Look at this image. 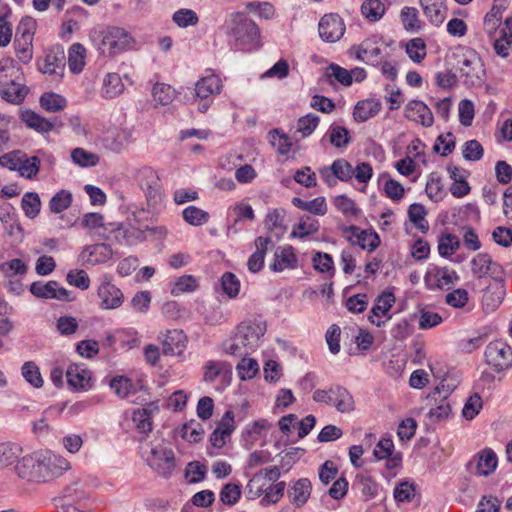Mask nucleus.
<instances>
[{
  "label": "nucleus",
  "mask_w": 512,
  "mask_h": 512,
  "mask_svg": "<svg viewBox=\"0 0 512 512\" xmlns=\"http://www.w3.org/2000/svg\"><path fill=\"white\" fill-rule=\"evenodd\" d=\"M507 8L506 0H495L491 10L484 17L485 30L492 34L500 25L502 13Z\"/></svg>",
  "instance_id": "473e14b6"
},
{
  "label": "nucleus",
  "mask_w": 512,
  "mask_h": 512,
  "mask_svg": "<svg viewBox=\"0 0 512 512\" xmlns=\"http://www.w3.org/2000/svg\"><path fill=\"white\" fill-rule=\"evenodd\" d=\"M241 496V486L236 483L225 484L219 494L220 501L224 505L232 506L236 504Z\"/></svg>",
  "instance_id": "0e129e2a"
},
{
  "label": "nucleus",
  "mask_w": 512,
  "mask_h": 512,
  "mask_svg": "<svg viewBox=\"0 0 512 512\" xmlns=\"http://www.w3.org/2000/svg\"><path fill=\"white\" fill-rule=\"evenodd\" d=\"M224 27L228 42L235 49L246 51L260 46V29L258 25L244 13L233 12L229 14Z\"/></svg>",
  "instance_id": "f257e3e1"
},
{
  "label": "nucleus",
  "mask_w": 512,
  "mask_h": 512,
  "mask_svg": "<svg viewBox=\"0 0 512 512\" xmlns=\"http://www.w3.org/2000/svg\"><path fill=\"white\" fill-rule=\"evenodd\" d=\"M329 170L337 179L343 182H348L349 180H351L354 174L353 167L347 160L343 158L336 159L332 163L330 168L323 167L322 169H320V174L328 183V185H331V183L329 182Z\"/></svg>",
  "instance_id": "b1692460"
},
{
  "label": "nucleus",
  "mask_w": 512,
  "mask_h": 512,
  "mask_svg": "<svg viewBox=\"0 0 512 512\" xmlns=\"http://www.w3.org/2000/svg\"><path fill=\"white\" fill-rule=\"evenodd\" d=\"M331 400L330 406H333L340 413L348 414L355 410L353 395L342 385H332Z\"/></svg>",
  "instance_id": "aec40b11"
},
{
  "label": "nucleus",
  "mask_w": 512,
  "mask_h": 512,
  "mask_svg": "<svg viewBox=\"0 0 512 512\" xmlns=\"http://www.w3.org/2000/svg\"><path fill=\"white\" fill-rule=\"evenodd\" d=\"M66 378L71 387L85 389L90 380V372L84 365L71 364L67 368Z\"/></svg>",
  "instance_id": "7c9ffc66"
},
{
  "label": "nucleus",
  "mask_w": 512,
  "mask_h": 512,
  "mask_svg": "<svg viewBox=\"0 0 512 512\" xmlns=\"http://www.w3.org/2000/svg\"><path fill=\"white\" fill-rule=\"evenodd\" d=\"M154 410H158V406L150 403L146 407L133 412L132 421L140 433L146 434L152 430L151 413Z\"/></svg>",
  "instance_id": "2f4dec72"
},
{
  "label": "nucleus",
  "mask_w": 512,
  "mask_h": 512,
  "mask_svg": "<svg viewBox=\"0 0 512 512\" xmlns=\"http://www.w3.org/2000/svg\"><path fill=\"white\" fill-rule=\"evenodd\" d=\"M182 216L183 219L192 226L204 225L210 219V215L208 212L193 205L186 207L182 211Z\"/></svg>",
  "instance_id": "49530a36"
},
{
  "label": "nucleus",
  "mask_w": 512,
  "mask_h": 512,
  "mask_svg": "<svg viewBox=\"0 0 512 512\" xmlns=\"http://www.w3.org/2000/svg\"><path fill=\"white\" fill-rule=\"evenodd\" d=\"M147 465L162 477H169L175 469V455L164 444L150 445L142 454Z\"/></svg>",
  "instance_id": "39448f33"
},
{
  "label": "nucleus",
  "mask_w": 512,
  "mask_h": 512,
  "mask_svg": "<svg viewBox=\"0 0 512 512\" xmlns=\"http://www.w3.org/2000/svg\"><path fill=\"white\" fill-rule=\"evenodd\" d=\"M21 373L24 379L33 387L41 388L43 386L44 381L35 362H25L21 368Z\"/></svg>",
  "instance_id": "8fccbe9b"
},
{
  "label": "nucleus",
  "mask_w": 512,
  "mask_h": 512,
  "mask_svg": "<svg viewBox=\"0 0 512 512\" xmlns=\"http://www.w3.org/2000/svg\"><path fill=\"white\" fill-rule=\"evenodd\" d=\"M382 108V104L378 99H366L359 101L354 108L353 117L357 122H365L377 115Z\"/></svg>",
  "instance_id": "c85d7f7f"
},
{
  "label": "nucleus",
  "mask_w": 512,
  "mask_h": 512,
  "mask_svg": "<svg viewBox=\"0 0 512 512\" xmlns=\"http://www.w3.org/2000/svg\"><path fill=\"white\" fill-rule=\"evenodd\" d=\"M318 31L320 38L324 42L334 43L344 35L345 24L338 14H325L319 21Z\"/></svg>",
  "instance_id": "9b49d317"
},
{
  "label": "nucleus",
  "mask_w": 512,
  "mask_h": 512,
  "mask_svg": "<svg viewBox=\"0 0 512 512\" xmlns=\"http://www.w3.org/2000/svg\"><path fill=\"white\" fill-rule=\"evenodd\" d=\"M353 486L360 491L364 501L377 497L380 489L379 484L366 474H357Z\"/></svg>",
  "instance_id": "c756f323"
},
{
  "label": "nucleus",
  "mask_w": 512,
  "mask_h": 512,
  "mask_svg": "<svg viewBox=\"0 0 512 512\" xmlns=\"http://www.w3.org/2000/svg\"><path fill=\"white\" fill-rule=\"evenodd\" d=\"M30 292L37 298L57 299L59 301H73V292L60 286L57 281H35L30 285Z\"/></svg>",
  "instance_id": "1a4fd4ad"
},
{
  "label": "nucleus",
  "mask_w": 512,
  "mask_h": 512,
  "mask_svg": "<svg viewBox=\"0 0 512 512\" xmlns=\"http://www.w3.org/2000/svg\"><path fill=\"white\" fill-rule=\"evenodd\" d=\"M98 296L103 309H116L123 303L124 296L121 290L105 278L98 287Z\"/></svg>",
  "instance_id": "f3484780"
},
{
  "label": "nucleus",
  "mask_w": 512,
  "mask_h": 512,
  "mask_svg": "<svg viewBox=\"0 0 512 512\" xmlns=\"http://www.w3.org/2000/svg\"><path fill=\"white\" fill-rule=\"evenodd\" d=\"M405 116L409 120L422 124L425 127L432 126L434 122L430 108L422 101L412 100L405 107Z\"/></svg>",
  "instance_id": "6ab92c4d"
},
{
  "label": "nucleus",
  "mask_w": 512,
  "mask_h": 512,
  "mask_svg": "<svg viewBox=\"0 0 512 512\" xmlns=\"http://www.w3.org/2000/svg\"><path fill=\"white\" fill-rule=\"evenodd\" d=\"M426 213L424 206L420 203H413L408 209L410 221L423 233L429 229L428 221L425 219Z\"/></svg>",
  "instance_id": "c03bdc74"
},
{
  "label": "nucleus",
  "mask_w": 512,
  "mask_h": 512,
  "mask_svg": "<svg viewBox=\"0 0 512 512\" xmlns=\"http://www.w3.org/2000/svg\"><path fill=\"white\" fill-rule=\"evenodd\" d=\"M506 295L502 278L495 277L486 287L482 296V307L486 313H493L501 305Z\"/></svg>",
  "instance_id": "ddd939ff"
},
{
  "label": "nucleus",
  "mask_w": 512,
  "mask_h": 512,
  "mask_svg": "<svg viewBox=\"0 0 512 512\" xmlns=\"http://www.w3.org/2000/svg\"><path fill=\"white\" fill-rule=\"evenodd\" d=\"M286 484L284 481L277 482L275 484H268L267 490L260 500L262 506L270 504H276L284 495Z\"/></svg>",
  "instance_id": "4d7b16f0"
},
{
  "label": "nucleus",
  "mask_w": 512,
  "mask_h": 512,
  "mask_svg": "<svg viewBox=\"0 0 512 512\" xmlns=\"http://www.w3.org/2000/svg\"><path fill=\"white\" fill-rule=\"evenodd\" d=\"M110 387L121 398H126L137 392V387L132 380L124 376L113 378L110 381Z\"/></svg>",
  "instance_id": "37998d69"
},
{
  "label": "nucleus",
  "mask_w": 512,
  "mask_h": 512,
  "mask_svg": "<svg viewBox=\"0 0 512 512\" xmlns=\"http://www.w3.org/2000/svg\"><path fill=\"white\" fill-rule=\"evenodd\" d=\"M93 46L103 56H115L133 48L135 39L129 31L119 26H100L89 33Z\"/></svg>",
  "instance_id": "f03ea898"
},
{
  "label": "nucleus",
  "mask_w": 512,
  "mask_h": 512,
  "mask_svg": "<svg viewBox=\"0 0 512 512\" xmlns=\"http://www.w3.org/2000/svg\"><path fill=\"white\" fill-rule=\"evenodd\" d=\"M221 287L229 298H235L240 291V281L232 272H225L221 277Z\"/></svg>",
  "instance_id": "338daca9"
},
{
  "label": "nucleus",
  "mask_w": 512,
  "mask_h": 512,
  "mask_svg": "<svg viewBox=\"0 0 512 512\" xmlns=\"http://www.w3.org/2000/svg\"><path fill=\"white\" fill-rule=\"evenodd\" d=\"M40 106L48 112H58L66 107L67 101L64 97L53 92L44 93L40 97Z\"/></svg>",
  "instance_id": "a18cd8bd"
},
{
  "label": "nucleus",
  "mask_w": 512,
  "mask_h": 512,
  "mask_svg": "<svg viewBox=\"0 0 512 512\" xmlns=\"http://www.w3.org/2000/svg\"><path fill=\"white\" fill-rule=\"evenodd\" d=\"M460 76L468 86H479L483 82L485 70L481 58L473 50L462 54L457 62Z\"/></svg>",
  "instance_id": "423d86ee"
},
{
  "label": "nucleus",
  "mask_w": 512,
  "mask_h": 512,
  "mask_svg": "<svg viewBox=\"0 0 512 512\" xmlns=\"http://www.w3.org/2000/svg\"><path fill=\"white\" fill-rule=\"evenodd\" d=\"M297 267L298 258L291 245L280 246L275 250L273 262L270 264V269L273 272H282L286 269L293 270Z\"/></svg>",
  "instance_id": "2eb2a0df"
},
{
  "label": "nucleus",
  "mask_w": 512,
  "mask_h": 512,
  "mask_svg": "<svg viewBox=\"0 0 512 512\" xmlns=\"http://www.w3.org/2000/svg\"><path fill=\"white\" fill-rule=\"evenodd\" d=\"M46 452V464L49 469V479L53 477H57L62 474L63 471H66L69 469V462L58 455L53 454L51 451H45Z\"/></svg>",
  "instance_id": "09e8293b"
},
{
  "label": "nucleus",
  "mask_w": 512,
  "mask_h": 512,
  "mask_svg": "<svg viewBox=\"0 0 512 512\" xmlns=\"http://www.w3.org/2000/svg\"><path fill=\"white\" fill-rule=\"evenodd\" d=\"M328 136L330 143L336 148L346 147L351 141L348 129L338 125L330 126Z\"/></svg>",
  "instance_id": "603ef678"
},
{
  "label": "nucleus",
  "mask_w": 512,
  "mask_h": 512,
  "mask_svg": "<svg viewBox=\"0 0 512 512\" xmlns=\"http://www.w3.org/2000/svg\"><path fill=\"white\" fill-rule=\"evenodd\" d=\"M222 89L221 79L216 75L201 78L195 85V96L206 100L210 96L219 94Z\"/></svg>",
  "instance_id": "cd10ccee"
},
{
  "label": "nucleus",
  "mask_w": 512,
  "mask_h": 512,
  "mask_svg": "<svg viewBox=\"0 0 512 512\" xmlns=\"http://www.w3.org/2000/svg\"><path fill=\"white\" fill-rule=\"evenodd\" d=\"M270 245H272V239L269 236H259L255 239L256 251L249 257L247 262V267L250 272L257 273L262 270L265 255Z\"/></svg>",
  "instance_id": "4be33fe9"
},
{
  "label": "nucleus",
  "mask_w": 512,
  "mask_h": 512,
  "mask_svg": "<svg viewBox=\"0 0 512 512\" xmlns=\"http://www.w3.org/2000/svg\"><path fill=\"white\" fill-rule=\"evenodd\" d=\"M484 356L486 363L498 373L512 367V347L502 340L490 342Z\"/></svg>",
  "instance_id": "0eeeda50"
},
{
  "label": "nucleus",
  "mask_w": 512,
  "mask_h": 512,
  "mask_svg": "<svg viewBox=\"0 0 512 512\" xmlns=\"http://www.w3.org/2000/svg\"><path fill=\"white\" fill-rule=\"evenodd\" d=\"M46 452L35 451L22 457L16 464L17 475L27 481L45 482L49 480V469L46 464Z\"/></svg>",
  "instance_id": "20e7f679"
},
{
  "label": "nucleus",
  "mask_w": 512,
  "mask_h": 512,
  "mask_svg": "<svg viewBox=\"0 0 512 512\" xmlns=\"http://www.w3.org/2000/svg\"><path fill=\"white\" fill-rule=\"evenodd\" d=\"M20 118L27 127L35 130L38 133H48L52 131L57 123L56 119L48 120L31 109L22 111Z\"/></svg>",
  "instance_id": "412c9836"
},
{
  "label": "nucleus",
  "mask_w": 512,
  "mask_h": 512,
  "mask_svg": "<svg viewBox=\"0 0 512 512\" xmlns=\"http://www.w3.org/2000/svg\"><path fill=\"white\" fill-rule=\"evenodd\" d=\"M72 203V194L68 190L58 191L49 202V209L52 213L58 214L66 210Z\"/></svg>",
  "instance_id": "864d4df0"
},
{
  "label": "nucleus",
  "mask_w": 512,
  "mask_h": 512,
  "mask_svg": "<svg viewBox=\"0 0 512 512\" xmlns=\"http://www.w3.org/2000/svg\"><path fill=\"white\" fill-rule=\"evenodd\" d=\"M319 228L320 224L318 220L310 216H304L300 219L297 226L294 227L293 231L291 232V236L303 239L318 232Z\"/></svg>",
  "instance_id": "ea45409f"
},
{
  "label": "nucleus",
  "mask_w": 512,
  "mask_h": 512,
  "mask_svg": "<svg viewBox=\"0 0 512 512\" xmlns=\"http://www.w3.org/2000/svg\"><path fill=\"white\" fill-rule=\"evenodd\" d=\"M406 53L409 58L420 63L426 56V44L422 38H413L406 44Z\"/></svg>",
  "instance_id": "680f3d73"
},
{
  "label": "nucleus",
  "mask_w": 512,
  "mask_h": 512,
  "mask_svg": "<svg viewBox=\"0 0 512 512\" xmlns=\"http://www.w3.org/2000/svg\"><path fill=\"white\" fill-rule=\"evenodd\" d=\"M203 381L213 383L223 373H230L231 367L224 361L209 360L203 367Z\"/></svg>",
  "instance_id": "4c0bfd02"
},
{
  "label": "nucleus",
  "mask_w": 512,
  "mask_h": 512,
  "mask_svg": "<svg viewBox=\"0 0 512 512\" xmlns=\"http://www.w3.org/2000/svg\"><path fill=\"white\" fill-rule=\"evenodd\" d=\"M37 66L43 74L62 76L65 68L64 49L60 45L53 46Z\"/></svg>",
  "instance_id": "f8f14e48"
},
{
  "label": "nucleus",
  "mask_w": 512,
  "mask_h": 512,
  "mask_svg": "<svg viewBox=\"0 0 512 512\" xmlns=\"http://www.w3.org/2000/svg\"><path fill=\"white\" fill-rule=\"evenodd\" d=\"M394 303L395 296L392 292L385 291L378 295L368 316L370 323L377 327L383 326L386 321H383L380 318L386 317V320H390L392 318V315L389 312Z\"/></svg>",
  "instance_id": "4468645a"
},
{
  "label": "nucleus",
  "mask_w": 512,
  "mask_h": 512,
  "mask_svg": "<svg viewBox=\"0 0 512 512\" xmlns=\"http://www.w3.org/2000/svg\"><path fill=\"white\" fill-rule=\"evenodd\" d=\"M138 182L149 206H156L161 202L162 184L155 170L150 167L140 169Z\"/></svg>",
  "instance_id": "6e6552de"
},
{
  "label": "nucleus",
  "mask_w": 512,
  "mask_h": 512,
  "mask_svg": "<svg viewBox=\"0 0 512 512\" xmlns=\"http://www.w3.org/2000/svg\"><path fill=\"white\" fill-rule=\"evenodd\" d=\"M471 270L472 273L478 277L482 278L487 275L495 277H499L502 274L501 266L494 262L490 255L487 253H478L471 260Z\"/></svg>",
  "instance_id": "dca6fc26"
},
{
  "label": "nucleus",
  "mask_w": 512,
  "mask_h": 512,
  "mask_svg": "<svg viewBox=\"0 0 512 512\" xmlns=\"http://www.w3.org/2000/svg\"><path fill=\"white\" fill-rule=\"evenodd\" d=\"M359 235V240H355V243L363 250L372 252L380 245L379 235L372 229L362 230Z\"/></svg>",
  "instance_id": "69168bd1"
},
{
  "label": "nucleus",
  "mask_w": 512,
  "mask_h": 512,
  "mask_svg": "<svg viewBox=\"0 0 512 512\" xmlns=\"http://www.w3.org/2000/svg\"><path fill=\"white\" fill-rule=\"evenodd\" d=\"M22 452L20 445L6 442L0 444V469L13 464Z\"/></svg>",
  "instance_id": "79ce46f5"
},
{
  "label": "nucleus",
  "mask_w": 512,
  "mask_h": 512,
  "mask_svg": "<svg viewBox=\"0 0 512 512\" xmlns=\"http://www.w3.org/2000/svg\"><path fill=\"white\" fill-rule=\"evenodd\" d=\"M152 97L155 104L169 105L176 97L174 88L164 83H156L152 89Z\"/></svg>",
  "instance_id": "a19ab883"
},
{
  "label": "nucleus",
  "mask_w": 512,
  "mask_h": 512,
  "mask_svg": "<svg viewBox=\"0 0 512 512\" xmlns=\"http://www.w3.org/2000/svg\"><path fill=\"white\" fill-rule=\"evenodd\" d=\"M420 5L428 21L434 26H440L446 18L445 0H420Z\"/></svg>",
  "instance_id": "5701e85b"
},
{
  "label": "nucleus",
  "mask_w": 512,
  "mask_h": 512,
  "mask_svg": "<svg viewBox=\"0 0 512 512\" xmlns=\"http://www.w3.org/2000/svg\"><path fill=\"white\" fill-rule=\"evenodd\" d=\"M197 288L198 282L194 276L183 275L175 281L174 286L171 289V294L174 296H179L183 293L193 292Z\"/></svg>",
  "instance_id": "6e6d98bb"
},
{
  "label": "nucleus",
  "mask_w": 512,
  "mask_h": 512,
  "mask_svg": "<svg viewBox=\"0 0 512 512\" xmlns=\"http://www.w3.org/2000/svg\"><path fill=\"white\" fill-rule=\"evenodd\" d=\"M28 91L25 85H19L11 81L6 86L0 88V96L9 103L20 104L24 101Z\"/></svg>",
  "instance_id": "72a5a7b5"
},
{
  "label": "nucleus",
  "mask_w": 512,
  "mask_h": 512,
  "mask_svg": "<svg viewBox=\"0 0 512 512\" xmlns=\"http://www.w3.org/2000/svg\"><path fill=\"white\" fill-rule=\"evenodd\" d=\"M311 489V482L307 478L295 481L287 492L290 502L296 507L303 506L310 497Z\"/></svg>",
  "instance_id": "bb28decb"
},
{
  "label": "nucleus",
  "mask_w": 512,
  "mask_h": 512,
  "mask_svg": "<svg viewBox=\"0 0 512 512\" xmlns=\"http://www.w3.org/2000/svg\"><path fill=\"white\" fill-rule=\"evenodd\" d=\"M473 467H475V473L480 476H488L491 474L497 467V456L495 452L490 448L484 449L468 463V468L471 471Z\"/></svg>",
  "instance_id": "a211bd4d"
},
{
  "label": "nucleus",
  "mask_w": 512,
  "mask_h": 512,
  "mask_svg": "<svg viewBox=\"0 0 512 512\" xmlns=\"http://www.w3.org/2000/svg\"><path fill=\"white\" fill-rule=\"evenodd\" d=\"M35 30L36 21L29 16L23 17L16 28L15 39L33 42Z\"/></svg>",
  "instance_id": "bf43d9fd"
},
{
  "label": "nucleus",
  "mask_w": 512,
  "mask_h": 512,
  "mask_svg": "<svg viewBox=\"0 0 512 512\" xmlns=\"http://www.w3.org/2000/svg\"><path fill=\"white\" fill-rule=\"evenodd\" d=\"M72 161L81 167H93L99 162V157L83 148H75L71 152Z\"/></svg>",
  "instance_id": "052dcab7"
},
{
  "label": "nucleus",
  "mask_w": 512,
  "mask_h": 512,
  "mask_svg": "<svg viewBox=\"0 0 512 512\" xmlns=\"http://www.w3.org/2000/svg\"><path fill=\"white\" fill-rule=\"evenodd\" d=\"M124 85L117 73H108L103 81V94L106 98H113L123 91Z\"/></svg>",
  "instance_id": "3c124183"
},
{
  "label": "nucleus",
  "mask_w": 512,
  "mask_h": 512,
  "mask_svg": "<svg viewBox=\"0 0 512 512\" xmlns=\"http://www.w3.org/2000/svg\"><path fill=\"white\" fill-rule=\"evenodd\" d=\"M237 374L241 380L252 379L259 371V365L253 358L246 356L236 366Z\"/></svg>",
  "instance_id": "e2e57ef3"
},
{
  "label": "nucleus",
  "mask_w": 512,
  "mask_h": 512,
  "mask_svg": "<svg viewBox=\"0 0 512 512\" xmlns=\"http://www.w3.org/2000/svg\"><path fill=\"white\" fill-rule=\"evenodd\" d=\"M86 49L81 43H74L68 50V66L72 73L82 72L85 66Z\"/></svg>",
  "instance_id": "f704fd0d"
},
{
  "label": "nucleus",
  "mask_w": 512,
  "mask_h": 512,
  "mask_svg": "<svg viewBox=\"0 0 512 512\" xmlns=\"http://www.w3.org/2000/svg\"><path fill=\"white\" fill-rule=\"evenodd\" d=\"M267 486V479L263 475V472L260 471L253 475V477L248 481L245 495L249 500H255L265 494Z\"/></svg>",
  "instance_id": "e433bc0d"
},
{
  "label": "nucleus",
  "mask_w": 512,
  "mask_h": 512,
  "mask_svg": "<svg viewBox=\"0 0 512 512\" xmlns=\"http://www.w3.org/2000/svg\"><path fill=\"white\" fill-rule=\"evenodd\" d=\"M147 214L144 209H140L132 213V218H129L130 227L124 228L121 223H107L104 227V231H99L98 234L105 240L120 245H133L136 241H139L138 234V222L142 215Z\"/></svg>",
  "instance_id": "7ed1b4c3"
},
{
  "label": "nucleus",
  "mask_w": 512,
  "mask_h": 512,
  "mask_svg": "<svg viewBox=\"0 0 512 512\" xmlns=\"http://www.w3.org/2000/svg\"><path fill=\"white\" fill-rule=\"evenodd\" d=\"M203 425L195 420L185 423L181 429V436L190 443L201 441L204 435Z\"/></svg>",
  "instance_id": "5fc2aeb1"
},
{
  "label": "nucleus",
  "mask_w": 512,
  "mask_h": 512,
  "mask_svg": "<svg viewBox=\"0 0 512 512\" xmlns=\"http://www.w3.org/2000/svg\"><path fill=\"white\" fill-rule=\"evenodd\" d=\"M386 8L381 0H365L361 5L362 15L370 22L379 21L385 14Z\"/></svg>",
  "instance_id": "58836bf2"
},
{
  "label": "nucleus",
  "mask_w": 512,
  "mask_h": 512,
  "mask_svg": "<svg viewBox=\"0 0 512 512\" xmlns=\"http://www.w3.org/2000/svg\"><path fill=\"white\" fill-rule=\"evenodd\" d=\"M186 347V335L182 330H169L163 340V353L166 355H181Z\"/></svg>",
  "instance_id": "a878e982"
},
{
  "label": "nucleus",
  "mask_w": 512,
  "mask_h": 512,
  "mask_svg": "<svg viewBox=\"0 0 512 512\" xmlns=\"http://www.w3.org/2000/svg\"><path fill=\"white\" fill-rule=\"evenodd\" d=\"M21 207L28 218L34 219L39 214L41 208L39 195L36 192L25 193L22 197Z\"/></svg>",
  "instance_id": "de8ad7c7"
},
{
  "label": "nucleus",
  "mask_w": 512,
  "mask_h": 512,
  "mask_svg": "<svg viewBox=\"0 0 512 512\" xmlns=\"http://www.w3.org/2000/svg\"><path fill=\"white\" fill-rule=\"evenodd\" d=\"M172 20L181 28L195 26L199 22V17L195 11L188 8H182L174 12Z\"/></svg>",
  "instance_id": "13d9d810"
},
{
  "label": "nucleus",
  "mask_w": 512,
  "mask_h": 512,
  "mask_svg": "<svg viewBox=\"0 0 512 512\" xmlns=\"http://www.w3.org/2000/svg\"><path fill=\"white\" fill-rule=\"evenodd\" d=\"M265 332L266 326L263 322H244L238 325L235 335L237 342L242 343L252 353L258 348Z\"/></svg>",
  "instance_id": "9d476101"
},
{
  "label": "nucleus",
  "mask_w": 512,
  "mask_h": 512,
  "mask_svg": "<svg viewBox=\"0 0 512 512\" xmlns=\"http://www.w3.org/2000/svg\"><path fill=\"white\" fill-rule=\"evenodd\" d=\"M415 483L403 480L394 489V499L397 502H410L415 495Z\"/></svg>",
  "instance_id": "774afa93"
},
{
  "label": "nucleus",
  "mask_w": 512,
  "mask_h": 512,
  "mask_svg": "<svg viewBox=\"0 0 512 512\" xmlns=\"http://www.w3.org/2000/svg\"><path fill=\"white\" fill-rule=\"evenodd\" d=\"M400 18L407 32L416 33L423 28L424 23L420 20L419 12L415 7H403L400 12Z\"/></svg>",
  "instance_id": "c9c22d12"
},
{
  "label": "nucleus",
  "mask_w": 512,
  "mask_h": 512,
  "mask_svg": "<svg viewBox=\"0 0 512 512\" xmlns=\"http://www.w3.org/2000/svg\"><path fill=\"white\" fill-rule=\"evenodd\" d=\"M112 249L108 244L100 243L84 247L81 257L92 265L105 263L112 257Z\"/></svg>",
  "instance_id": "393cba45"
}]
</instances>
